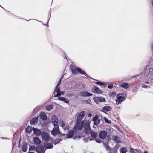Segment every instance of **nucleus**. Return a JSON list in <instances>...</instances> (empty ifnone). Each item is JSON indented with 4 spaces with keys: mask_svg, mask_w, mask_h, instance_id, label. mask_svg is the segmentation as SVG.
<instances>
[{
    "mask_svg": "<svg viewBox=\"0 0 153 153\" xmlns=\"http://www.w3.org/2000/svg\"><path fill=\"white\" fill-rule=\"evenodd\" d=\"M70 68L71 70L72 73L74 75H78L79 73L82 75H85L86 76H88L85 72L79 67H77L74 65L71 64L70 66Z\"/></svg>",
    "mask_w": 153,
    "mask_h": 153,
    "instance_id": "f257e3e1",
    "label": "nucleus"
},
{
    "mask_svg": "<svg viewBox=\"0 0 153 153\" xmlns=\"http://www.w3.org/2000/svg\"><path fill=\"white\" fill-rule=\"evenodd\" d=\"M54 121L53 120V119L52 120V122L53 123V125L54 126V128L51 131V133L53 136H55L59 134L60 131L59 128V126L58 125V120L56 116L54 117Z\"/></svg>",
    "mask_w": 153,
    "mask_h": 153,
    "instance_id": "f03ea898",
    "label": "nucleus"
},
{
    "mask_svg": "<svg viewBox=\"0 0 153 153\" xmlns=\"http://www.w3.org/2000/svg\"><path fill=\"white\" fill-rule=\"evenodd\" d=\"M85 126L87 130L89 131V133L92 137L94 138H95L97 136V132L91 130L90 127L89 123H85Z\"/></svg>",
    "mask_w": 153,
    "mask_h": 153,
    "instance_id": "7ed1b4c3",
    "label": "nucleus"
},
{
    "mask_svg": "<svg viewBox=\"0 0 153 153\" xmlns=\"http://www.w3.org/2000/svg\"><path fill=\"white\" fill-rule=\"evenodd\" d=\"M124 93L123 94H119L117 96V99H116V103L117 104H121V102L123 101H124L125 100V98L124 97H123L122 96H123Z\"/></svg>",
    "mask_w": 153,
    "mask_h": 153,
    "instance_id": "20e7f679",
    "label": "nucleus"
},
{
    "mask_svg": "<svg viewBox=\"0 0 153 153\" xmlns=\"http://www.w3.org/2000/svg\"><path fill=\"white\" fill-rule=\"evenodd\" d=\"M42 138L44 140L47 141L50 140V137L49 134L46 132H43L41 134Z\"/></svg>",
    "mask_w": 153,
    "mask_h": 153,
    "instance_id": "39448f33",
    "label": "nucleus"
},
{
    "mask_svg": "<svg viewBox=\"0 0 153 153\" xmlns=\"http://www.w3.org/2000/svg\"><path fill=\"white\" fill-rule=\"evenodd\" d=\"M94 100L95 102L97 104H99L100 102H106L105 98H102V97H94Z\"/></svg>",
    "mask_w": 153,
    "mask_h": 153,
    "instance_id": "423d86ee",
    "label": "nucleus"
},
{
    "mask_svg": "<svg viewBox=\"0 0 153 153\" xmlns=\"http://www.w3.org/2000/svg\"><path fill=\"white\" fill-rule=\"evenodd\" d=\"M92 91L94 93H97V94H102L103 91L101 89H100L98 87L95 86L92 89Z\"/></svg>",
    "mask_w": 153,
    "mask_h": 153,
    "instance_id": "0eeeda50",
    "label": "nucleus"
},
{
    "mask_svg": "<svg viewBox=\"0 0 153 153\" xmlns=\"http://www.w3.org/2000/svg\"><path fill=\"white\" fill-rule=\"evenodd\" d=\"M86 114V113L85 111H82L81 112L78 114L77 117V121L80 122L84 117L85 116Z\"/></svg>",
    "mask_w": 153,
    "mask_h": 153,
    "instance_id": "6e6552de",
    "label": "nucleus"
},
{
    "mask_svg": "<svg viewBox=\"0 0 153 153\" xmlns=\"http://www.w3.org/2000/svg\"><path fill=\"white\" fill-rule=\"evenodd\" d=\"M107 134V132L106 131H101L99 134V137L101 139H104L106 137Z\"/></svg>",
    "mask_w": 153,
    "mask_h": 153,
    "instance_id": "1a4fd4ad",
    "label": "nucleus"
},
{
    "mask_svg": "<svg viewBox=\"0 0 153 153\" xmlns=\"http://www.w3.org/2000/svg\"><path fill=\"white\" fill-rule=\"evenodd\" d=\"M36 149L38 153H41L44 150V146L42 145H39L36 147Z\"/></svg>",
    "mask_w": 153,
    "mask_h": 153,
    "instance_id": "9d476101",
    "label": "nucleus"
},
{
    "mask_svg": "<svg viewBox=\"0 0 153 153\" xmlns=\"http://www.w3.org/2000/svg\"><path fill=\"white\" fill-rule=\"evenodd\" d=\"M80 95L82 97H89L92 96V94L88 91H85L81 92Z\"/></svg>",
    "mask_w": 153,
    "mask_h": 153,
    "instance_id": "9b49d317",
    "label": "nucleus"
},
{
    "mask_svg": "<svg viewBox=\"0 0 153 153\" xmlns=\"http://www.w3.org/2000/svg\"><path fill=\"white\" fill-rule=\"evenodd\" d=\"M93 120L94 122V124L97 126L98 125L100 122V120L98 118V117L97 116H95L93 119Z\"/></svg>",
    "mask_w": 153,
    "mask_h": 153,
    "instance_id": "f8f14e48",
    "label": "nucleus"
},
{
    "mask_svg": "<svg viewBox=\"0 0 153 153\" xmlns=\"http://www.w3.org/2000/svg\"><path fill=\"white\" fill-rule=\"evenodd\" d=\"M74 130H70L67 135V137L68 138H72L74 135Z\"/></svg>",
    "mask_w": 153,
    "mask_h": 153,
    "instance_id": "ddd939ff",
    "label": "nucleus"
},
{
    "mask_svg": "<svg viewBox=\"0 0 153 153\" xmlns=\"http://www.w3.org/2000/svg\"><path fill=\"white\" fill-rule=\"evenodd\" d=\"M40 118L43 120H46L47 119V117L46 114L44 112H41L40 114Z\"/></svg>",
    "mask_w": 153,
    "mask_h": 153,
    "instance_id": "4468645a",
    "label": "nucleus"
},
{
    "mask_svg": "<svg viewBox=\"0 0 153 153\" xmlns=\"http://www.w3.org/2000/svg\"><path fill=\"white\" fill-rule=\"evenodd\" d=\"M33 131L35 134L38 136H39L41 134V132L40 130L34 128Z\"/></svg>",
    "mask_w": 153,
    "mask_h": 153,
    "instance_id": "2eb2a0df",
    "label": "nucleus"
},
{
    "mask_svg": "<svg viewBox=\"0 0 153 153\" xmlns=\"http://www.w3.org/2000/svg\"><path fill=\"white\" fill-rule=\"evenodd\" d=\"M22 148V150L24 152H26L27 149V145L26 142L23 143Z\"/></svg>",
    "mask_w": 153,
    "mask_h": 153,
    "instance_id": "dca6fc26",
    "label": "nucleus"
},
{
    "mask_svg": "<svg viewBox=\"0 0 153 153\" xmlns=\"http://www.w3.org/2000/svg\"><path fill=\"white\" fill-rule=\"evenodd\" d=\"M120 87L124 88L126 89L128 88L129 87V84L128 83L125 82H123L120 85Z\"/></svg>",
    "mask_w": 153,
    "mask_h": 153,
    "instance_id": "f3484780",
    "label": "nucleus"
},
{
    "mask_svg": "<svg viewBox=\"0 0 153 153\" xmlns=\"http://www.w3.org/2000/svg\"><path fill=\"white\" fill-rule=\"evenodd\" d=\"M34 142L35 144L38 145L41 143V141L39 137H36L34 139Z\"/></svg>",
    "mask_w": 153,
    "mask_h": 153,
    "instance_id": "a211bd4d",
    "label": "nucleus"
},
{
    "mask_svg": "<svg viewBox=\"0 0 153 153\" xmlns=\"http://www.w3.org/2000/svg\"><path fill=\"white\" fill-rule=\"evenodd\" d=\"M112 109L111 107L109 106H106L102 108V109L108 112L111 110Z\"/></svg>",
    "mask_w": 153,
    "mask_h": 153,
    "instance_id": "6ab92c4d",
    "label": "nucleus"
},
{
    "mask_svg": "<svg viewBox=\"0 0 153 153\" xmlns=\"http://www.w3.org/2000/svg\"><path fill=\"white\" fill-rule=\"evenodd\" d=\"M83 126V123L82 122H79L77 124V127L78 129L79 130H81Z\"/></svg>",
    "mask_w": 153,
    "mask_h": 153,
    "instance_id": "aec40b11",
    "label": "nucleus"
},
{
    "mask_svg": "<svg viewBox=\"0 0 153 153\" xmlns=\"http://www.w3.org/2000/svg\"><path fill=\"white\" fill-rule=\"evenodd\" d=\"M45 147L46 149H51L53 147V146L51 144L47 143L45 144Z\"/></svg>",
    "mask_w": 153,
    "mask_h": 153,
    "instance_id": "412c9836",
    "label": "nucleus"
},
{
    "mask_svg": "<svg viewBox=\"0 0 153 153\" xmlns=\"http://www.w3.org/2000/svg\"><path fill=\"white\" fill-rule=\"evenodd\" d=\"M37 118L34 117L30 120V123L31 124L33 125L37 123Z\"/></svg>",
    "mask_w": 153,
    "mask_h": 153,
    "instance_id": "4be33fe9",
    "label": "nucleus"
},
{
    "mask_svg": "<svg viewBox=\"0 0 153 153\" xmlns=\"http://www.w3.org/2000/svg\"><path fill=\"white\" fill-rule=\"evenodd\" d=\"M112 139L114 140L117 143H119L120 141L119 140L118 137L116 136H114L112 137Z\"/></svg>",
    "mask_w": 153,
    "mask_h": 153,
    "instance_id": "5701e85b",
    "label": "nucleus"
},
{
    "mask_svg": "<svg viewBox=\"0 0 153 153\" xmlns=\"http://www.w3.org/2000/svg\"><path fill=\"white\" fill-rule=\"evenodd\" d=\"M32 131V128L30 126H28L26 129V132L29 133H31Z\"/></svg>",
    "mask_w": 153,
    "mask_h": 153,
    "instance_id": "b1692460",
    "label": "nucleus"
},
{
    "mask_svg": "<svg viewBox=\"0 0 153 153\" xmlns=\"http://www.w3.org/2000/svg\"><path fill=\"white\" fill-rule=\"evenodd\" d=\"M53 106L52 105H50L46 107V109L47 110L49 111L51 110L53 108Z\"/></svg>",
    "mask_w": 153,
    "mask_h": 153,
    "instance_id": "393cba45",
    "label": "nucleus"
},
{
    "mask_svg": "<svg viewBox=\"0 0 153 153\" xmlns=\"http://www.w3.org/2000/svg\"><path fill=\"white\" fill-rule=\"evenodd\" d=\"M127 151V149L125 147L121 148L120 150V152L121 153H126Z\"/></svg>",
    "mask_w": 153,
    "mask_h": 153,
    "instance_id": "a878e982",
    "label": "nucleus"
},
{
    "mask_svg": "<svg viewBox=\"0 0 153 153\" xmlns=\"http://www.w3.org/2000/svg\"><path fill=\"white\" fill-rule=\"evenodd\" d=\"M59 85V83H58L56 87V89L55 92H60V88L58 87Z\"/></svg>",
    "mask_w": 153,
    "mask_h": 153,
    "instance_id": "bb28decb",
    "label": "nucleus"
},
{
    "mask_svg": "<svg viewBox=\"0 0 153 153\" xmlns=\"http://www.w3.org/2000/svg\"><path fill=\"white\" fill-rule=\"evenodd\" d=\"M95 83L97 85H98L100 86H103V85H106L102 83L101 82H96Z\"/></svg>",
    "mask_w": 153,
    "mask_h": 153,
    "instance_id": "cd10ccee",
    "label": "nucleus"
},
{
    "mask_svg": "<svg viewBox=\"0 0 153 153\" xmlns=\"http://www.w3.org/2000/svg\"><path fill=\"white\" fill-rule=\"evenodd\" d=\"M137 151V149H135L133 148L130 149V152L131 153H136V152Z\"/></svg>",
    "mask_w": 153,
    "mask_h": 153,
    "instance_id": "c85d7f7f",
    "label": "nucleus"
},
{
    "mask_svg": "<svg viewBox=\"0 0 153 153\" xmlns=\"http://www.w3.org/2000/svg\"><path fill=\"white\" fill-rule=\"evenodd\" d=\"M60 123V126L62 128L65 125V123L63 121H61Z\"/></svg>",
    "mask_w": 153,
    "mask_h": 153,
    "instance_id": "c756f323",
    "label": "nucleus"
},
{
    "mask_svg": "<svg viewBox=\"0 0 153 153\" xmlns=\"http://www.w3.org/2000/svg\"><path fill=\"white\" fill-rule=\"evenodd\" d=\"M63 101L67 103H68L69 102V100L68 99H67L65 97L64 98L63 100Z\"/></svg>",
    "mask_w": 153,
    "mask_h": 153,
    "instance_id": "7c9ffc66",
    "label": "nucleus"
},
{
    "mask_svg": "<svg viewBox=\"0 0 153 153\" xmlns=\"http://www.w3.org/2000/svg\"><path fill=\"white\" fill-rule=\"evenodd\" d=\"M62 92H57L55 96V97H59L61 95Z\"/></svg>",
    "mask_w": 153,
    "mask_h": 153,
    "instance_id": "2f4dec72",
    "label": "nucleus"
},
{
    "mask_svg": "<svg viewBox=\"0 0 153 153\" xmlns=\"http://www.w3.org/2000/svg\"><path fill=\"white\" fill-rule=\"evenodd\" d=\"M116 94V93L115 92H113L110 93L109 95L110 96H115Z\"/></svg>",
    "mask_w": 153,
    "mask_h": 153,
    "instance_id": "473e14b6",
    "label": "nucleus"
},
{
    "mask_svg": "<svg viewBox=\"0 0 153 153\" xmlns=\"http://www.w3.org/2000/svg\"><path fill=\"white\" fill-rule=\"evenodd\" d=\"M35 149V148L34 146H30V147L29 150V151H30V150L33 151Z\"/></svg>",
    "mask_w": 153,
    "mask_h": 153,
    "instance_id": "72a5a7b5",
    "label": "nucleus"
},
{
    "mask_svg": "<svg viewBox=\"0 0 153 153\" xmlns=\"http://www.w3.org/2000/svg\"><path fill=\"white\" fill-rule=\"evenodd\" d=\"M105 120L106 122L108 123H111V121L108 119L105 118Z\"/></svg>",
    "mask_w": 153,
    "mask_h": 153,
    "instance_id": "f704fd0d",
    "label": "nucleus"
},
{
    "mask_svg": "<svg viewBox=\"0 0 153 153\" xmlns=\"http://www.w3.org/2000/svg\"><path fill=\"white\" fill-rule=\"evenodd\" d=\"M113 84H111L110 85H109L108 86V88L109 89H112L113 88Z\"/></svg>",
    "mask_w": 153,
    "mask_h": 153,
    "instance_id": "c9c22d12",
    "label": "nucleus"
},
{
    "mask_svg": "<svg viewBox=\"0 0 153 153\" xmlns=\"http://www.w3.org/2000/svg\"><path fill=\"white\" fill-rule=\"evenodd\" d=\"M64 98L63 97H59L58 99L60 101H62L63 100V99Z\"/></svg>",
    "mask_w": 153,
    "mask_h": 153,
    "instance_id": "e433bc0d",
    "label": "nucleus"
},
{
    "mask_svg": "<svg viewBox=\"0 0 153 153\" xmlns=\"http://www.w3.org/2000/svg\"><path fill=\"white\" fill-rule=\"evenodd\" d=\"M21 138H20V139H19V144H18V146L19 147H20V142L21 141Z\"/></svg>",
    "mask_w": 153,
    "mask_h": 153,
    "instance_id": "4c0bfd02",
    "label": "nucleus"
},
{
    "mask_svg": "<svg viewBox=\"0 0 153 153\" xmlns=\"http://www.w3.org/2000/svg\"><path fill=\"white\" fill-rule=\"evenodd\" d=\"M149 87L148 86H146L145 85H142V87L143 88H147L148 87Z\"/></svg>",
    "mask_w": 153,
    "mask_h": 153,
    "instance_id": "58836bf2",
    "label": "nucleus"
},
{
    "mask_svg": "<svg viewBox=\"0 0 153 153\" xmlns=\"http://www.w3.org/2000/svg\"><path fill=\"white\" fill-rule=\"evenodd\" d=\"M86 102L87 103L89 104L91 102V100H86Z\"/></svg>",
    "mask_w": 153,
    "mask_h": 153,
    "instance_id": "ea45409f",
    "label": "nucleus"
},
{
    "mask_svg": "<svg viewBox=\"0 0 153 153\" xmlns=\"http://www.w3.org/2000/svg\"><path fill=\"white\" fill-rule=\"evenodd\" d=\"M59 134L61 136H65V134H62V133H61L60 131H59Z\"/></svg>",
    "mask_w": 153,
    "mask_h": 153,
    "instance_id": "a19ab883",
    "label": "nucleus"
},
{
    "mask_svg": "<svg viewBox=\"0 0 153 153\" xmlns=\"http://www.w3.org/2000/svg\"><path fill=\"white\" fill-rule=\"evenodd\" d=\"M58 141H59V139L57 138L56 140V142L57 143H58Z\"/></svg>",
    "mask_w": 153,
    "mask_h": 153,
    "instance_id": "79ce46f5",
    "label": "nucleus"
},
{
    "mask_svg": "<svg viewBox=\"0 0 153 153\" xmlns=\"http://www.w3.org/2000/svg\"><path fill=\"white\" fill-rule=\"evenodd\" d=\"M91 116L92 114L91 113H89L88 115V117H91Z\"/></svg>",
    "mask_w": 153,
    "mask_h": 153,
    "instance_id": "37998d69",
    "label": "nucleus"
},
{
    "mask_svg": "<svg viewBox=\"0 0 153 153\" xmlns=\"http://www.w3.org/2000/svg\"><path fill=\"white\" fill-rule=\"evenodd\" d=\"M59 139V141H58V143H59L60 142V141L62 140L61 139Z\"/></svg>",
    "mask_w": 153,
    "mask_h": 153,
    "instance_id": "c03bdc74",
    "label": "nucleus"
},
{
    "mask_svg": "<svg viewBox=\"0 0 153 153\" xmlns=\"http://www.w3.org/2000/svg\"><path fill=\"white\" fill-rule=\"evenodd\" d=\"M16 144V142H14L13 143V146H14Z\"/></svg>",
    "mask_w": 153,
    "mask_h": 153,
    "instance_id": "a18cd8bd",
    "label": "nucleus"
},
{
    "mask_svg": "<svg viewBox=\"0 0 153 153\" xmlns=\"http://www.w3.org/2000/svg\"><path fill=\"white\" fill-rule=\"evenodd\" d=\"M151 3L152 6H153V0H152Z\"/></svg>",
    "mask_w": 153,
    "mask_h": 153,
    "instance_id": "49530a36",
    "label": "nucleus"
},
{
    "mask_svg": "<svg viewBox=\"0 0 153 153\" xmlns=\"http://www.w3.org/2000/svg\"><path fill=\"white\" fill-rule=\"evenodd\" d=\"M62 79V78H61L60 79V80L59 81V83H59V84L60 83V82L61 81V79Z\"/></svg>",
    "mask_w": 153,
    "mask_h": 153,
    "instance_id": "de8ad7c7",
    "label": "nucleus"
},
{
    "mask_svg": "<svg viewBox=\"0 0 153 153\" xmlns=\"http://www.w3.org/2000/svg\"><path fill=\"white\" fill-rule=\"evenodd\" d=\"M145 83H146V84H147V83H149V82H147V81H145Z\"/></svg>",
    "mask_w": 153,
    "mask_h": 153,
    "instance_id": "09e8293b",
    "label": "nucleus"
},
{
    "mask_svg": "<svg viewBox=\"0 0 153 153\" xmlns=\"http://www.w3.org/2000/svg\"><path fill=\"white\" fill-rule=\"evenodd\" d=\"M144 153H148V152L147 151H146L144 152Z\"/></svg>",
    "mask_w": 153,
    "mask_h": 153,
    "instance_id": "8fccbe9b",
    "label": "nucleus"
},
{
    "mask_svg": "<svg viewBox=\"0 0 153 153\" xmlns=\"http://www.w3.org/2000/svg\"><path fill=\"white\" fill-rule=\"evenodd\" d=\"M70 95L71 96H72L73 95L72 94H70Z\"/></svg>",
    "mask_w": 153,
    "mask_h": 153,
    "instance_id": "3c124183",
    "label": "nucleus"
}]
</instances>
